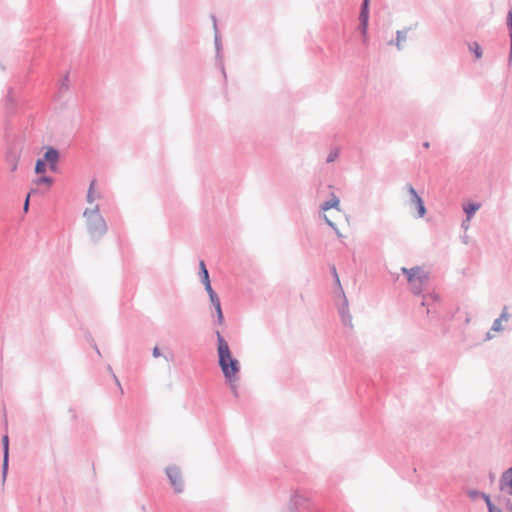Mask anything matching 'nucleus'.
<instances>
[{"mask_svg": "<svg viewBox=\"0 0 512 512\" xmlns=\"http://www.w3.org/2000/svg\"><path fill=\"white\" fill-rule=\"evenodd\" d=\"M217 337L218 365L223 373L226 382L238 381L241 369L240 362L230 350L228 342L219 330L215 331Z\"/></svg>", "mask_w": 512, "mask_h": 512, "instance_id": "1", "label": "nucleus"}, {"mask_svg": "<svg viewBox=\"0 0 512 512\" xmlns=\"http://www.w3.org/2000/svg\"><path fill=\"white\" fill-rule=\"evenodd\" d=\"M83 217L86 219V228L91 240L97 243L108 230L107 223L100 214L99 206L96 205L93 209L86 208Z\"/></svg>", "mask_w": 512, "mask_h": 512, "instance_id": "2", "label": "nucleus"}, {"mask_svg": "<svg viewBox=\"0 0 512 512\" xmlns=\"http://www.w3.org/2000/svg\"><path fill=\"white\" fill-rule=\"evenodd\" d=\"M290 512H319L307 496L295 492L290 499Z\"/></svg>", "mask_w": 512, "mask_h": 512, "instance_id": "3", "label": "nucleus"}, {"mask_svg": "<svg viewBox=\"0 0 512 512\" xmlns=\"http://www.w3.org/2000/svg\"><path fill=\"white\" fill-rule=\"evenodd\" d=\"M18 110V102L16 96L14 94V88L9 87L7 90V94L4 99V111H5V132L8 134L10 130V120L9 118L13 117Z\"/></svg>", "mask_w": 512, "mask_h": 512, "instance_id": "4", "label": "nucleus"}, {"mask_svg": "<svg viewBox=\"0 0 512 512\" xmlns=\"http://www.w3.org/2000/svg\"><path fill=\"white\" fill-rule=\"evenodd\" d=\"M211 19L213 21L214 28V45H215V58H216V66L221 70L223 77L226 79V71L223 64V52H222V42L221 36L217 27V19L215 15H211Z\"/></svg>", "mask_w": 512, "mask_h": 512, "instance_id": "5", "label": "nucleus"}, {"mask_svg": "<svg viewBox=\"0 0 512 512\" xmlns=\"http://www.w3.org/2000/svg\"><path fill=\"white\" fill-rule=\"evenodd\" d=\"M401 272L406 275L409 284L419 282L420 284H427L429 281V275L421 267L415 266L412 268L402 267Z\"/></svg>", "mask_w": 512, "mask_h": 512, "instance_id": "6", "label": "nucleus"}, {"mask_svg": "<svg viewBox=\"0 0 512 512\" xmlns=\"http://www.w3.org/2000/svg\"><path fill=\"white\" fill-rule=\"evenodd\" d=\"M369 6H370V0H362L361 7H360V13H359L358 29L363 36L364 42H367V38H368Z\"/></svg>", "mask_w": 512, "mask_h": 512, "instance_id": "7", "label": "nucleus"}, {"mask_svg": "<svg viewBox=\"0 0 512 512\" xmlns=\"http://www.w3.org/2000/svg\"><path fill=\"white\" fill-rule=\"evenodd\" d=\"M165 472L174 491L176 493H182L184 490V482L182 479L180 469L177 466L172 465L168 466L165 469Z\"/></svg>", "mask_w": 512, "mask_h": 512, "instance_id": "8", "label": "nucleus"}, {"mask_svg": "<svg viewBox=\"0 0 512 512\" xmlns=\"http://www.w3.org/2000/svg\"><path fill=\"white\" fill-rule=\"evenodd\" d=\"M404 188L410 195V204L416 207L418 217H424L427 210L423 199L419 196L412 184L407 183Z\"/></svg>", "mask_w": 512, "mask_h": 512, "instance_id": "9", "label": "nucleus"}, {"mask_svg": "<svg viewBox=\"0 0 512 512\" xmlns=\"http://www.w3.org/2000/svg\"><path fill=\"white\" fill-rule=\"evenodd\" d=\"M42 159L48 164L50 171L56 172L58 169L57 164L60 159V152L55 147L48 146Z\"/></svg>", "mask_w": 512, "mask_h": 512, "instance_id": "10", "label": "nucleus"}, {"mask_svg": "<svg viewBox=\"0 0 512 512\" xmlns=\"http://www.w3.org/2000/svg\"><path fill=\"white\" fill-rule=\"evenodd\" d=\"M2 448H3V462H2V484L4 485L8 470H9V436L4 434L2 436Z\"/></svg>", "mask_w": 512, "mask_h": 512, "instance_id": "11", "label": "nucleus"}, {"mask_svg": "<svg viewBox=\"0 0 512 512\" xmlns=\"http://www.w3.org/2000/svg\"><path fill=\"white\" fill-rule=\"evenodd\" d=\"M438 302L439 296L434 293H429L422 296L421 306L426 307V313L428 316L431 315L432 317H434Z\"/></svg>", "mask_w": 512, "mask_h": 512, "instance_id": "12", "label": "nucleus"}, {"mask_svg": "<svg viewBox=\"0 0 512 512\" xmlns=\"http://www.w3.org/2000/svg\"><path fill=\"white\" fill-rule=\"evenodd\" d=\"M20 158V151L14 145H9L6 152V162L9 165L10 171L15 172L18 167V161Z\"/></svg>", "mask_w": 512, "mask_h": 512, "instance_id": "13", "label": "nucleus"}, {"mask_svg": "<svg viewBox=\"0 0 512 512\" xmlns=\"http://www.w3.org/2000/svg\"><path fill=\"white\" fill-rule=\"evenodd\" d=\"M499 488L501 491L512 495V470H505L499 480Z\"/></svg>", "mask_w": 512, "mask_h": 512, "instance_id": "14", "label": "nucleus"}, {"mask_svg": "<svg viewBox=\"0 0 512 512\" xmlns=\"http://www.w3.org/2000/svg\"><path fill=\"white\" fill-rule=\"evenodd\" d=\"M342 296H343V303L339 307V314H340L343 325L352 327V316L348 309V300L344 293L342 294Z\"/></svg>", "mask_w": 512, "mask_h": 512, "instance_id": "15", "label": "nucleus"}, {"mask_svg": "<svg viewBox=\"0 0 512 512\" xmlns=\"http://www.w3.org/2000/svg\"><path fill=\"white\" fill-rule=\"evenodd\" d=\"M410 28L396 31V39L388 42V45H395L396 48L401 51L403 50V43L407 40V33Z\"/></svg>", "mask_w": 512, "mask_h": 512, "instance_id": "16", "label": "nucleus"}, {"mask_svg": "<svg viewBox=\"0 0 512 512\" xmlns=\"http://www.w3.org/2000/svg\"><path fill=\"white\" fill-rule=\"evenodd\" d=\"M69 89H70V79H69V73L67 72L63 76V78L58 86V89H57V92L55 95L56 100H61L63 98L64 94L69 91Z\"/></svg>", "mask_w": 512, "mask_h": 512, "instance_id": "17", "label": "nucleus"}, {"mask_svg": "<svg viewBox=\"0 0 512 512\" xmlns=\"http://www.w3.org/2000/svg\"><path fill=\"white\" fill-rule=\"evenodd\" d=\"M506 25L508 28V35H509V42H510L508 64L511 65V63H512V7L509 9V11L507 13Z\"/></svg>", "mask_w": 512, "mask_h": 512, "instance_id": "18", "label": "nucleus"}, {"mask_svg": "<svg viewBox=\"0 0 512 512\" xmlns=\"http://www.w3.org/2000/svg\"><path fill=\"white\" fill-rule=\"evenodd\" d=\"M480 204L476 202H470L464 206V212L466 214L467 221L475 215V213L479 210Z\"/></svg>", "mask_w": 512, "mask_h": 512, "instance_id": "19", "label": "nucleus"}, {"mask_svg": "<svg viewBox=\"0 0 512 512\" xmlns=\"http://www.w3.org/2000/svg\"><path fill=\"white\" fill-rule=\"evenodd\" d=\"M199 277L203 285L207 284L208 282H211L208 269L203 260H201L199 263Z\"/></svg>", "mask_w": 512, "mask_h": 512, "instance_id": "20", "label": "nucleus"}, {"mask_svg": "<svg viewBox=\"0 0 512 512\" xmlns=\"http://www.w3.org/2000/svg\"><path fill=\"white\" fill-rule=\"evenodd\" d=\"M339 204H340V200L337 196L335 195H332V198L325 201L324 203H322L321 205V210L323 211H327L329 209H338L339 207Z\"/></svg>", "mask_w": 512, "mask_h": 512, "instance_id": "21", "label": "nucleus"}, {"mask_svg": "<svg viewBox=\"0 0 512 512\" xmlns=\"http://www.w3.org/2000/svg\"><path fill=\"white\" fill-rule=\"evenodd\" d=\"M467 496L472 500L475 501L479 498H482L485 503L487 502V498H490V496L482 491L476 490V489H469L467 490Z\"/></svg>", "mask_w": 512, "mask_h": 512, "instance_id": "22", "label": "nucleus"}, {"mask_svg": "<svg viewBox=\"0 0 512 512\" xmlns=\"http://www.w3.org/2000/svg\"><path fill=\"white\" fill-rule=\"evenodd\" d=\"M33 183L36 186H40L42 184H45L49 188L54 183V179L51 176L41 175V176L37 177L36 179H34Z\"/></svg>", "mask_w": 512, "mask_h": 512, "instance_id": "23", "label": "nucleus"}, {"mask_svg": "<svg viewBox=\"0 0 512 512\" xmlns=\"http://www.w3.org/2000/svg\"><path fill=\"white\" fill-rule=\"evenodd\" d=\"M469 50L475 55L477 59L482 57V48L478 42H472L469 44Z\"/></svg>", "mask_w": 512, "mask_h": 512, "instance_id": "24", "label": "nucleus"}, {"mask_svg": "<svg viewBox=\"0 0 512 512\" xmlns=\"http://www.w3.org/2000/svg\"><path fill=\"white\" fill-rule=\"evenodd\" d=\"M47 165L48 164L42 158L37 159L35 163V173L44 174L46 172Z\"/></svg>", "mask_w": 512, "mask_h": 512, "instance_id": "25", "label": "nucleus"}, {"mask_svg": "<svg viewBox=\"0 0 512 512\" xmlns=\"http://www.w3.org/2000/svg\"><path fill=\"white\" fill-rule=\"evenodd\" d=\"M37 192H38V188H37V187H35V188H31V189H30V191L28 192V194H27V196H26V198H25L24 204H23V210H24V212H25V213H27V212H28V210H29L30 197H31L33 194L37 193Z\"/></svg>", "mask_w": 512, "mask_h": 512, "instance_id": "26", "label": "nucleus"}, {"mask_svg": "<svg viewBox=\"0 0 512 512\" xmlns=\"http://www.w3.org/2000/svg\"><path fill=\"white\" fill-rule=\"evenodd\" d=\"M95 183H96V180H92L89 185L87 196H86V200L88 203H92L95 200V197H94Z\"/></svg>", "mask_w": 512, "mask_h": 512, "instance_id": "27", "label": "nucleus"}, {"mask_svg": "<svg viewBox=\"0 0 512 512\" xmlns=\"http://www.w3.org/2000/svg\"><path fill=\"white\" fill-rule=\"evenodd\" d=\"M216 312V323L222 325L224 323V314L222 311L221 304L214 306Z\"/></svg>", "mask_w": 512, "mask_h": 512, "instance_id": "28", "label": "nucleus"}, {"mask_svg": "<svg viewBox=\"0 0 512 512\" xmlns=\"http://www.w3.org/2000/svg\"><path fill=\"white\" fill-rule=\"evenodd\" d=\"M330 270H331V274H332V276H333V278L335 280V283H336L337 287L339 288L340 292L343 294L344 291L342 289L341 282H340V279H339L336 267L334 265H332L330 267Z\"/></svg>", "mask_w": 512, "mask_h": 512, "instance_id": "29", "label": "nucleus"}, {"mask_svg": "<svg viewBox=\"0 0 512 512\" xmlns=\"http://www.w3.org/2000/svg\"><path fill=\"white\" fill-rule=\"evenodd\" d=\"M152 356L154 358H158V357H161L163 356L165 358L166 361H170L173 359V355L171 354L170 357H168L167 355H163L161 353V350L158 346H155L153 349H152Z\"/></svg>", "mask_w": 512, "mask_h": 512, "instance_id": "30", "label": "nucleus"}, {"mask_svg": "<svg viewBox=\"0 0 512 512\" xmlns=\"http://www.w3.org/2000/svg\"><path fill=\"white\" fill-rule=\"evenodd\" d=\"M424 284H420L419 282H414L413 284H410L411 286V292L414 295H421L422 294V286Z\"/></svg>", "mask_w": 512, "mask_h": 512, "instance_id": "31", "label": "nucleus"}, {"mask_svg": "<svg viewBox=\"0 0 512 512\" xmlns=\"http://www.w3.org/2000/svg\"><path fill=\"white\" fill-rule=\"evenodd\" d=\"M486 506L488 509V512H503L502 509L496 507L493 502L491 501V498H487Z\"/></svg>", "mask_w": 512, "mask_h": 512, "instance_id": "32", "label": "nucleus"}, {"mask_svg": "<svg viewBox=\"0 0 512 512\" xmlns=\"http://www.w3.org/2000/svg\"><path fill=\"white\" fill-rule=\"evenodd\" d=\"M339 157V151L337 149L330 151L327 156L326 162L332 163Z\"/></svg>", "mask_w": 512, "mask_h": 512, "instance_id": "33", "label": "nucleus"}, {"mask_svg": "<svg viewBox=\"0 0 512 512\" xmlns=\"http://www.w3.org/2000/svg\"><path fill=\"white\" fill-rule=\"evenodd\" d=\"M491 330L495 331V332H499V331L503 330L502 322L500 321V319H495L494 320V322L492 324V327H491Z\"/></svg>", "mask_w": 512, "mask_h": 512, "instance_id": "34", "label": "nucleus"}, {"mask_svg": "<svg viewBox=\"0 0 512 512\" xmlns=\"http://www.w3.org/2000/svg\"><path fill=\"white\" fill-rule=\"evenodd\" d=\"M232 394L237 398L239 396L238 394V387H237V381L227 382Z\"/></svg>", "mask_w": 512, "mask_h": 512, "instance_id": "35", "label": "nucleus"}, {"mask_svg": "<svg viewBox=\"0 0 512 512\" xmlns=\"http://www.w3.org/2000/svg\"><path fill=\"white\" fill-rule=\"evenodd\" d=\"M209 299H210V302L213 306H216V305H220L221 302H220V299L217 295V293H211V295H209Z\"/></svg>", "mask_w": 512, "mask_h": 512, "instance_id": "36", "label": "nucleus"}, {"mask_svg": "<svg viewBox=\"0 0 512 512\" xmlns=\"http://www.w3.org/2000/svg\"><path fill=\"white\" fill-rule=\"evenodd\" d=\"M323 219L325 220L326 224L331 227L333 230H337V225L331 221L325 214L323 215Z\"/></svg>", "mask_w": 512, "mask_h": 512, "instance_id": "37", "label": "nucleus"}, {"mask_svg": "<svg viewBox=\"0 0 512 512\" xmlns=\"http://www.w3.org/2000/svg\"><path fill=\"white\" fill-rule=\"evenodd\" d=\"M508 318H509V314L505 308L497 319H500V321L502 322L503 320H505V321L508 320Z\"/></svg>", "mask_w": 512, "mask_h": 512, "instance_id": "38", "label": "nucleus"}, {"mask_svg": "<svg viewBox=\"0 0 512 512\" xmlns=\"http://www.w3.org/2000/svg\"><path fill=\"white\" fill-rule=\"evenodd\" d=\"M206 292L208 293V296L211 295V293H215L214 289L211 286V282H208L204 285Z\"/></svg>", "mask_w": 512, "mask_h": 512, "instance_id": "39", "label": "nucleus"}, {"mask_svg": "<svg viewBox=\"0 0 512 512\" xmlns=\"http://www.w3.org/2000/svg\"><path fill=\"white\" fill-rule=\"evenodd\" d=\"M505 510L506 512H512V502L510 499L506 500Z\"/></svg>", "mask_w": 512, "mask_h": 512, "instance_id": "40", "label": "nucleus"}, {"mask_svg": "<svg viewBox=\"0 0 512 512\" xmlns=\"http://www.w3.org/2000/svg\"><path fill=\"white\" fill-rule=\"evenodd\" d=\"M113 377H114V380H115L116 384H117L119 387H121V385H120V382H119L118 378H117L114 374H113ZM120 389H122V388H120ZM121 392L123 393V390H121Z\"/></svg>", "mask_w": 512, "mask_h": 512, "instance_id": "41", "label": "nucleus"}, {"mask_svg": "<svg viewBox=\"0 0 512 512\" xmlns=\"http://www.w3.org/2000/svg\"><path fill=\"white\" fill-rule=\"evenodd\" d=\"M468 222H469V221H467V219H466V220H464V221L462 222V227H463V228H465V229H467V227H468L467 223H468Z\"/></svg>", "mask_w": 512, "mask_h": 512, "instance_id": "42", "label": "nucleus"}, {"mask_svg": "<svg viewBox=\"0 0 512 512\" xmlns=\"http://www.w3.org/2000/svg\"><path fill=\"white\" fill-rule=\"evenodd\" d=\"M334 232L336 233V235H337L338 237H342V234H341V232L339 231V229H338V228H337V230H334Z\"/></svg>", "mask_w": 512, "mask_h": 512, "instance_id": "43", "label": "nucleus"}, {"mask_svg": "<svg viewBox=\"0 0 512 512\" xmlns=\"http://www.w3.org/2000/svg\"><path fill=\"white\" fill-rule=\"evenodd\" d=\"M94 349L96 350L97 354L98 355H101L100 354V350L98 349V346L96 344L93 345Z\"/></svg>", "mask_w": 512, "mask_h": 512, "instance_id": "44", "label": "nucleus"}, {"mask_svg": "<svg viewBox=\"0 0 512 512\" xmlns=\"http://www.w3.org/2000/svg\"><path fill=\"white\" fill-rule=\"evenodd\" d=\"M423 147L424 148H429L430 147V143L429 142H424L423 143Z\"/></svg>", "mask_w": 512, "mask_h": 512, "instance_id": "45", "label": "nucleus"}, {"mask_svg": "<svg viewBox=\"0 0 512 512\" xmlns=\"http://www.w3.org/2000/svg\"><path fill=\"white\" fill-rule=\"evenodd\" d=\"M491 338H492V336H491L490 332H488L486 335V339H491Z\"/></svg>", "mask_w": 512, "mask_h": 512, "instance_id": "46", "label": "nucleus"}, {"mask_svg": "<svg viewBox=\"0 0 512 512\" xmlns=\"http://www.w3.org/2000/svg\"><path fill=\"white\" fill-rule=\"evenodd\" d=\"M141 510H142L143 512H146V506H145V505H142V506H141Z\"/></svg>", "mask_w": 512, "mask_h": 512, "instance_id": "47", "label": "nucleus"}, {"mask_svg": "<svg viewBox=\"0 0 512 512\" xmlns=\"http://www.w3.org/2000/svg\"><path fill=\"white\" fill-rule=\"evenodd\" d=\"M490 479L493 480L494 479V474L493 473H490Z\"/></svg>", "mask_w": 512, "mask_h": 512, "instance_id": "48", "label": "nucleus"}, {"mask_svg": "<svg viewBox=\"0 0 512 512\" xmlns=\"http://www.w3.org/2000/svg\"><path fill=\"white\" fill-rule=\"evenodd\" d=\"M8 427V423H7V420H5V429H7Z\"/></svg>", "mask_w": 512, "mask_h": 512, "instance_id": "49", "label": "nucleus"}]
</instances>
